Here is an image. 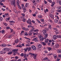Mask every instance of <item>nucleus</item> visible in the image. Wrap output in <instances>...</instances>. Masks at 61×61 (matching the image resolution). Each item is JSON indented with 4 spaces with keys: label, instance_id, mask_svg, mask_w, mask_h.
<instances>
[{
    "label": "nucleus",
    "instance_id": "33",
    "mask_svg": "<svg viewBox=\"0 0 61 61\" xmlns=\"http://www.w3.org/2000/svg\"><path fill=\"white\" fill-rule=\"evenodd\" d=\"M58 53H61V50H59L58 51Z\"/></svg>",
    "mask_w": 61,
    "mask_h": 61
},
{
    "label": "nucleus",
    "instance_id": "36",
    "mask_svg": "<svg viewBox=\"0 0 61 61\" xmlns=\"http://www.w3.org/2000/svg\"><path fill=\"white\" fill-rule=\"evenodd\" d=\"M57 12L59 13H61V10H57Z\"/></svg>",
    "mask_w": 61,
    "mask_h": 61
},
{
    "label": "nucleus",
    "instance_id": "19",
    "mask_svg": "<svg viewBox=\"0 0 61 61\" xmlns=\"http://www.w3.org/2000/svg\"><path fill=\"white\" fill-rule=\"evenodd\" d=\"M49 40L48 39H47L45 41V42L46 43H48V42Z\"/></svg>",
    "mask_w": 61,
    "mask_h": 61
},
{
    "label": "nucleus",
    "instance_id": "54",
    "mask_svg": "<svg viewBox=\"0 0 61 61\" xmlns=\"http://www.w3.org/2000/svg\"><path fill=\"white\" fill-rule=\"evenodd\" d=\"M10 23H15V21H10Z\"/></svg>",
    "mask_w": 61,
    "mask_h": 61
},
{
    "label": "nucleus",
    "instance_id": "44",
    "mask_svg": "<svg viewBox=\"0 0 61 61\" xmlns=\"http://www.w3.org/2000/svg\"><path fill=\"white\" fill-rule=\"evenodd\" d=\"M56 27H57L58 28H61V26H59L57 25L56 26Z\"/></svg>",
    "mask_w": 61,
    "mask_h": 61
},
{
    "label": "nucleus",
    "instance_id": "10",
    "mask_svg": "<svg viewBox=\"0 0 61 61\" xmlns=\"http://www.w3.org/2000/svg\"><path fill=\"white\" fill-rule=\"evenodd\" d=\"M50 16L51 17V18H52L53 19H54V16L52 14H50Z\"/></svg>",
    "mask_w": 61,
    "mask_h": 61
},
{
    "label": "nucleus",
    "instance_id": "8",
    "mask_svg": "<svg viewBox=\"0 0 61 61\" xmlns=\"http://www.w3.org/2000/svg\"><path fill=\"white\" fill-rule=\"evenodd\" d=\"M55 47L56 48H58L59 47V45L58 44H56Z\"/></svg>",
    "mask_w": 61,
    "mask_h": 61
},
{
    "label": "nucleus",
    "instance_id": "31",
    "mask_svg": "<svg viewBox=\"0 0 61 61\" xmlns=\"http://www.w3.org/2000/svg\"><path fill=\"white\" fill-rule=\"evenodd\" d=\"M5 53L4 52V51H1L0 52V53L1 54H4Z\"/></svg>",
    "mask_w": 61,
    "mask_h": 61
},
{
    "label": "nucleus",
    "instance_id": "11",
    "mask_svg": "<svg viewBox=\"0 0 61 61\" xmlns=\"http://www.w3.org/2000/svg\"><path fill=\"white\" fill-rule=\"evenodd\" d=\"M42 47V45L41 44H39L38 45V47L40 48H41Z\"/></svg>",
    "mask_w": 61,
    "mask_h": 61
},
{
    "label": "nucleus",
    "instance_id": "27",
    "mask_svg": "<svg viewBox=\"0 0 61 61\" xmlns=\"http://www.w3.org/2000/svg\"><path fill=\"white\" fill-rule=\"evenodd\" d=\"M52 5H51V6H53V5H54L55 4V2H53L52 3Z\"/></svg>",
    "mask_w": 61,
    "mask_h": 61
},
{
    "label": "nucleus",
    "instance_id": "37",
    "mask_svg": "<svg viewBox=\"0 0 61 61\" xmlns=\"http://www.w3.org/2000/svg\"><path fill=\"white\" fill-rule=\"evenodd\" d=\"M41 1L40 0H36V2L38 3H39Z\"/></svg>",
    "mask_w": 61,
    "mask_h": 61
},
{
    "label": "nucleus",
    "instance_id": "14",
    "mask_svg": "<svg viewBox=\"0 0 61 61\" xmlns=\"http://www.w3.org/2000/svg\"><path fill=\"white\" fill-rule=\"evenodd\" d=\"M48 50L49 51H50V50H51V49H52V48L51 47H48Z\"/></svg>",
    "mask_w": 61,
    "mask_h": 61
},
{
    "label": "nucleus",
    "instance_id": "2",
    "mask_svg": "<svg viewBox=\"0 0 61 61\" xmlns=\"http://www.w3.org/2000/svg\"><path fill=\"white\" fill-rule=\"evenodd\" d=\"M17 51H18V49H14L13 50V51L14 53V56H15L16 55V53L17 52Z\"/></svg>",
    "mask_w": 61,
    "mask_h": 61
},
{
    "label": "nucleus",
    "instance_id": "23",
    "mask_svg": "<svg viewBox=\"0 0 61 61\" xmlns=\"http://www.w3.org/2000/svg\"><path fill=\"white\" fill-rule=\"evenodd\" d=\"M48 10L47 9H46L45 10H44V12L46 13V12H48Z\"/></svg>",
    "mask_w": 61,
    "mask_h": 61
},
{
    "label": "nucleus",
    "instance_id": "50",
    "mask_svg": "<svg viewBox=\"0 0 61 61\" xmlns=\"http://www.w3.org/2000/svg\"><path fill=\"white\" fill-rule=\"evenodd\" d=\"M48 2H49L50 3H52V1L51 0H48Z\"/></svg>",
    "mask_w": 61,
    "mask_h": 61
},
{
    "label": "nucleus",
    "instance_id": "20",
    "mask_svg": "<svg viewBox=\"0 0 61 61\" xmlns=\"http://www.w3.org/2000/svg\"><path fill=\"white\" fill-rule=\"evenodd\" d=\"M55 59L56 58V54H54L53 55Z\"/></svg>",
    "mask_w": 61,
    "mask_h": 61
},
{
    "label": "nucleus",
    "instance_id": "32",
    "mask_svg": "<svg viewBox=\"0 0 61 61\" xmlns=\"http://www.w3.org/2000/svg\"><path fill=\"white\" fill-rule=\"evenodd\" d=\"M38 17L39 18H42V15H39L38 16Z\"/></svg>",
    "mask_w": 61,
    "mask_h": 61
},
{
    "label": "nucleus",
    "instance_id": "15",
    "mask_svg": "<svg viewBox=\"0 0 61 61\" xmlns=\"http://www.w3.org/2000/svg\"><path fill=\"white\" fill-rule=\"evenodd\" d=\"M27 48H25L24 49V50L25 51V52H27Z\"/></svg>",
    "mask_w": 61,
    "mask_h": 61
},
{
    "label": "nucleus",
    "instance_id": "51",
    "mask_svg": "<svg viewBox=\"0 0 61 61\" xmlns=\"http://www.w3.org/2000/svg\"><path fill=\"white\" fill-rule=\"evenodd\" d=\"M24 56V54L23 53H22L20 55V56Z\"/></svg>",
    "mask_w": 61,
    "mask_h": 61
},
{
    "label": "nucleus",
    "instance_id": "47",
    "mask_svg": "<svg viewBox=\"0 0 61 61\" xmlns=\"http://www.w3.org/2000/svg\"><path fill=\"white\" fill-rule=\"evenodd\" d=\"M44 30H46V31L48 30V28H45Z\"/></svg>",
    "mask_w": 61,
    "mask_h": 61
},
{
    "label": "nucleus",
    "instance_id": "41",
    "mask_svg": "<svg viewBox=\"0 0 61 61\" xmlns=\"http://www.w3.org/2000/svg\"><path fill=\"white\" fill-rule=\"evenodd\" d=\"M38 31V30L36 29L34 30V32H37Z\"/></svg>",
    "mask_w": 61,
    "mask_h": 61
},
{
    "label": "nucleus",
    "instance_id": "59",
    "mask_svg": "<svg viewBox=\"0 0 61 61\" xmlns=\"http://www.w3.org/2000/svg\"><path fill=\"white\" fill-rule=\"evenodd\" d=\"M10 30L11 31L10 33H12V32L13 31V30L12 29H10Z\"/></svg>",
    "mask_w": 61,
    "mask_h": 61
},
{
    "label": "nucleus",
    "instance_id": "64",
    "mask_svg": "<svg viewBox=\"0 0 61 61\" xmlns=\"http://www.w3.org/2000/svg\"><path fill=\"white\" fill-rule=\"evenodd\" d=\"M33 30H30V33H32V32H33Z\"/></svg>",
    "mask_w": 61,
    "mask_h": 61
},
{
    "label": "nucleus",
    "instance_id": "17",
    "mask_svg": "<svg viewBox=\"0 0 61 61\" xmlns=\"http://www.w3.org/2000/svg\"><path fill=\"white\" fill-rule=\"evenodd\" d=\"M54 21L55 23H57L58 22V20H57V19H56L54 20Z\"/></svg>",
    "mask_w": 61,
    "mask_h": 61
},
{
    "label": "nucleus",
    "instance_id": "56",
    "mask_svg": "<svg viewBox=\"0 0 61 61\" xmlns=\"http://www.w3.org/2000/svg\"><path fill=\"white\" fill-rule=\"evenodd\" d=\"M58 8L59 9H58V10H60H60H61V6H60Z\"/></svg>",
    "mask_w": 61,
    "mask_h": 61
},
{
    "label": "nucleus",
    "instance_id": "61",
    "mask_svg": "<svg viewBox=\"0 0 61 61\" xmlns=\"http://www.w3.org/2000/svg\"><path fill=\"white\" fill-rule=\"evenodd\" d=\"M5 15H6V16L8 15V13H7V14H5Z\"/></svg>",
    "mask_w": 61,
    "mask_h": 61
},
{
    "label": "nucleus",
    "instance_id": "21",
    "mask_svg": "<svg viewBox=\"0 0 61 61\" xmlns=\"http://www.w3.org/2000/svg\"><path fill=\"white\" fill-rule=\"evenodd\" d=\"M27 48V50H28V51H30V50L31 49V47H30L29 48Z\"/></svg>",
    "mask_w": 61,
    "mask_h": 61
},
{
    "label": "nucleus",
    "instance_id": "55",
    "mask_svg": "<svg viewBox=\"0 0 61 61\" xmlns=\"http://www.w3.org/2000/svg\"><path fill=\"white\" fill-rule=\"evenodd\" d=\"M5 33V31L4 30L1 31V33Z\"/></svg>",
    "mask_w": 61,
    "mask_h": 61
},
{
    "label": "nucleus",
    "instance_id": "1",
    "mask_svg": "<svg viewBox=\"0 0 61 61\" xmlns=\"http://www.w3.org/2000/svg\"><path fill=\"white\" fill-rule=\"evenodd\" d=\"M11 5H13L15 7V0H14L13 1H12L11 3Z\"/></svg>",
    "mask_w": 61,
    "mask_h": 61
},
{
    "label": "nucleus",
    "instance_id": "57",
    "mask_svg": "<svg viewBox=\"0 0 61 61\" xmlns=\"http://www.w3.org/2000/svg\"><path fill=\"white\" fill-rule=\"evenodd\" d=\"M25 36H27L28 35V34H27V32H25Z\"/></svg>",
    "mask_w": 61,
    "mask_h": 61
},
{
    "label": "nucleus",
    "instance_id": "13",
    "mask_svg": "<svg viewBox=\"0 0 61 61\" xmlns=\"http://www.w3.org/2000/svg\"><path fill=\"white\" fill-rule=\"evenodd\" d=\"M2 47H5L6 46V45L5 44H2L1 45Z\"/></svg>",
    "mask_w": 61,
    "mask_h": 61
},
{
    "label": "nucleus",
    "instance_id": "26",
    "mask_svg": "<svg viewBox=\"0 0 61 61\" xmlns=\"http://www.w3.org/2000/svg\"><path fill=\"white\" fill-rule=\"evenodd\" d=\"M43 60H48V58H47V57H46L43 59Z\"/></svg>",
    "mask_w": 61,
    "mask_h": 61
},
{
    "label": "nucleus",
    "instance_id": "12",
    "mask_svg": "<svg viewBox=\"0 0 61 61\" xmlns=\"http://www.w3.org/2000/svg\"><path fill=\"white\" fill-rule=\"evenodd\" d=\"M21 7L24 10H26V9L25 8L24 6H22Z\"/></svg>",
    "mask_w": 61,
    "mask_h": 61
},
{
    "label": "nucleus",
    "instance_id": "38",
    "mask_svg": "<svg viewBox=\"0 0 61 61\" xmlns=\"http://www.w3.org/2000/svg\"><path fill=\"white\" fill-rule=\"evenodd\" d=\"M24 58H25V59H24L23 60L24 61H25V60H27V58H26V57L25 58L24 57Z\"/></svg>",
    "mask_w": 61,
    "mask_h": 61
},
{
    "label": "nucleus",
    "instance_id": "5",
    "mask_svg": "<svg viewBox=\"0 0 61 61\" xmlns=\"http://www.w3.org/2000/svg\"><path fill=\"white\" fill-rule=\"evenodd\" d=\"M31 48L32 49L34 50H36V46L34 45H33L31 46Z\"/></svg>",
    "mask_w": 61,
    "mask_h": 61
},
{
    "label": "nucleus",
    "instance_id": "7",
    "mask_svg": "<svg viewBox=\"0 0 61 61\" xmlns=\"http://www.w3.org/2000/svg\"><path fill=\"white\" fill-rule=\"evenodd\" d=\"M53 38L54 39H56L57 38H58V37H57V36L55 35L54 36H53Z\"/></svg>",
    "mask_w": 61,
    "mask_h": 61
},
{
    "label": "nucleus",
    "instance_id": "49",
    "mask_svg": "<svg viewBox=\"0 0 61 61\" xmlns=\"http://www.w3.org/2000/svg\"><path fill=\"white\" fill-rule=\"evenodd\" d=\"M24 33V31H21V33L20 34L21 35H22V34Z\"/></svg>",
    "mask_w": 61,
    "mask_h": 61
},
{
    "label": "nucleus",
    "instance_id": "46",
    "mask_svg": "<svg viewBox=\"0 0 61 61\" xmlns=\"http://www.w3.org/2000/svg\"><path fill=\"white\" fill-rule=\"evenodd\" d=\"M53 29L54 30H56V31H57L58 30V29H57V28H53Z\"/></svg>",
    "mask_w": 61,
    "mask_h": 61
},
{
    "label": "nucleus",
    "instance_id": "63",
    "mask_svg": "<svg viewBox=\"0 0 61 61\" xmlns=\"http://www.w3.org/2000/svg\"><path fill=\"white\" fill-rule=\"evenodd\" d=\"M58 57H60H60H61V55H58Z\"/></svg>",
    "mask_w": 61,
    "mask_h": 61
},
{
    "label": "nucleus",
    "instance_id": "30",
    "mask_svg": "<svg viewBox=\"0 0 61 61\" xmlns=\"http://www.w3.org/2000/svg\"><path fill=\"white\" fill-rule=\"evenodd\" d=\"M36 20L37 21V22L39 23H40V24H41V22L40 21H39V20H38L37 19H36Z\"/></svg>",
    "mask_w": 61,
    "mask_h": 61
},
{
    "label": "nucleus",
    "instance_id": "25",
    "mask_svg": "<svg viewBox=\"0 0 61 61\" xmlns=\"http://www.w3.org/2000/svg\"><path fill=\"white\" fill-rule=\"evenodd\" d=\"M22 21L23 22H25V21H26V19L23 18V19L22 20Z\"/></svg>",
    "mask_w": 61,
    "mask_h": 61
},
{
    "label": "nucleus",
    "instance_id": "39",
    "mask_svg": "<svg viewBox=\"0 0 61 61\" xmlns=\"http://www.w3.org/2000/svg\"><path fill=\"white\" fill-rule=\"evenodd\" d=\"M40 20L41 22H44V19H41Z\"/></svg>",
    "mask_w": 61,
    "mask_h": 61
},
{
    "label": "nucleus",
    "instance_id": "9",
    "mask_svg": "<svg viewBox=\"0 0 61 61\" xmlns=\"http://www.w3.org/2000/svg\"><path fill=\"white\" fill-rule=\"evenodd\" d=\"M42 32L43 34H46V30H44L42 31Z\"/></svg>",
    "mask_w": 61,
    "mask_h": 61
},
{
    "label": "nucleus",
    "instance_id": "58",
    "mask_svg": "<svg viewBox=\"0 0 61 61\" xmlns=\"http://www.w3.org/2000/svg\"><path fill=\"white\" fill-rule=\"evenodd\" d=\"M1 10H3V11H5V9H3V8H2L1 9Z\"/></svg>",
    "mask_w": 61,
    "mask_h": 61
},
{
    "label": "nucleus",
    "instance_id": "45",
    "mask_svg": "<svg viewBox=\"0 0 61 61\" xmlns=\"http://www.w3.org/2000/svg\"><path fill=\"white\" fill-rule=\"evenodd\" d=\"M19 0H17V4H19Z\"/></svg>",
    "mask_w": 61,
    "mask_h": 61
},
{
    "label": "nucleus",
    "instance_id": "48",
    "mask_svg": "<svg viewBox=\"0 0 61 61\" xmlns=\"http://www.w3.org/2000/svg\"><path fill=\"white\" fill-rule=\"evenodd\" d=\"M59 4L60 5H61V0H59Z\"/></svg>",
    "mask_w": 61,
    "mask_h": 61
},
{
    "label": "nucleus",
    "instance_id": "52",
    "mask_svg": "<svg viewBox=\"0 0 61 61\" xmlns=\"http://www.w3.org/2000/svg\"><path fill=\"white\" fill-rule=\"evenodd\" d=\"M21 15L23 16H25V14L24 13H21Z\"/></svg>",
    "mask_w": 61,
    "mask_h": 61
},
{
    "label": "nucleus",
    "instance_id": "24",
    "mask_svg": "<svg viewBox=\"0 0 61 61\" xmlns=\"http://www.w3.org/2000/svg\"><path fill=\"white\" fill-rule=\"evenodd\" d=\"M12 54V51H11V52H9L8 53V54L9 55H11Z\"/></svg>",
    "mask_w": 61,
    "mask_h": 61
},
{
    "label": "nucleus",
    "instance_id": "35",
    "mask_svg": "<svg viewBox=\"0 0 61 61\" xmlns=\"http://www.w3.org/2000/svg\"><path fill=\"white\" fill-rule=\"evenodd\" d=\"M3 20V18H2V17H0V21H2Z\"/></svg>",
    "mask_w": 61,
    "mask_h": 61
},
{
    "label": "nucleus",
    "instance_id": "22",
    "mask_svg": "<svg viewBox=\"0 0 61 61\" xmlns=\"http://www.w3.org/2000/svg\"><path fill=\"white\" fill-rule=\"evenodd\" d=\"M18 40H16L15 42V43H18Z\"/></svg>",
    "mask_w": 61,
    "mask_h": 61
},
{
    "label": "nucleus",
    "instance_id": "53",
    "mask_svg": "<svg viewBox=\"0 0 61 61\" xmlns=\"http://www.w3.org/2000/svg\"><path fill=\"white\" fill-rule=\"evenodd\" d=\"M6 28L7 29H10V27H7Z\"/></svg>",
    "mask_w": 61,
    "mask_h": 61
},
{
    "label": "nucleus",
    "instance_id": "4",
    "mask_svg": "<svg viewBox=\"0 0 61 61\" xmlns=\"http://www.w3.org/2000/svg\"><path fill=\"white\" fill-rule=\"evenodd\" d=\"M26 21L28 24H31V21L30 19H28V20H27Z\"/></svg>",
    "mask_w": 61,
    "mask_h": 61
},
{
    "label": "nucleus",
    "instance_id": "43",
    "mask_svg": "<svg viewBox=\"0 0 61 61\" xmlns=\"http://www.w3.org/2000/svg\"><path fill=\"white\" fill-rule=\"evenodd\" d=\"M32 26H31V25H28V27H32Z\"/></svg>",
    "mask_w": 61,
    "mask_h": 61
},
{
    "label": "nucleus",
    "instance_id": "29",
    "mask_svg": "<svg viewBox=\"0 0 61 61\" xmlns=\"http://www.w3.org/2000/svg\"><path fill=\"white\" fill-rule=\"evenodd\" d=\"M34 27L32 26V28H31V30H33V31H34V30H35V28H34Z\"/></svg>",
    "mask_w": 61,
    "mask_h": 61
},
{
    "label": "nucleus",
    "instance_id": "16",
    "mask_svg": "<svg viewBox=\"0 0 61 61\" xmlns=\"http://www.w3.org/2000/svg\"><path fill=\"white\" fill-rule=\"evenodd\" d=\"M17 5H18V7L19 8H20V9H22V8H21V7L20 6V5H19V4H18Z\"/></svg>",
    "mask_w": 61,
    "mask_h": 61
},
{
    "label": "nucleus",
    "instance_id": "42",
    "mask_svg": "<svg viewBox=\"0 0 61 61\" xmlns=\"http://www.w3.org/2000/svg\"><path fill=\"white\" fill-rule=\"evenodd\" d=\"M58 38H61V35H57Z\"/></svg>",
    "mask_w": 61,
    "mask_h": 61
},
{
    "label": "nucleus",
    "instance_id": "62",
    "mask_svg": "<svg viewBox=\"0 0 61 61\" xmlns=\"http://www.w3.org/2000/svg\"><path fill=\"white\" fill-rule=\"evenodd\" d=\"M0 61H2L3 60V59L2 57L0 58Z\"/></svg>",
    "mask_w": 61,
    "mask_h": 61
},
{
    "label": "nucleus",
    "instance_id": "18",
    "mask_svg": "<svg viewBox=\"0 0 61 61\" xmlns=\"http://www.w3.org/2000/svg\"><path fill=\"white\" fill-rule=\"evenodd\" d=\"M42 43L43 45L44 46H46V43H45V42H42Z\"/></svg>",
    "mask_w": 61,
    "mask_h": 61
},
{
    "label": "nucleus",
    "instance_id": "34",
    "mask_svg": "<svg viewBox=\"0 0 61 61\" xmlns=\"http://www.w3.org/2000/svg\"><path fill=\"white\" fill-rule=\"evenodd\" d=\"M28 3H26V4L25 5V7H27L28 6Z\"/></svg>",
    "mask_w": 61,
    "mask_h": 61
},
{
    "label": "nucleus",
    "instance_id": "3",
    "mask_svg": "<svg viewBox=\"0 0 61 61\" xmlns=\"http://www.w3.org/2000/svg\"><path fill=\"white\" fill-rule=\"evenodd\" d=\"M38 37L40 40H43L44 39V38L42 36H41V35H38Z\"/></svg>",
    "mask_w": 61,
    "mask_h": 61
},
{
    "label": "nucleus",
    "instance_id": "6",
    "mask_svg": "<svg viewBox=\"0 0 61 61\" xmlns=\"http://www.w3.org/2000/svg\"><path fill=\"white\" fill-rule=\"evenodd\" d=\"M44 35L45 36L44 37V39H46V38H47V37L48 36V34H46V33L45 34H44Z\"/></svg>",
    "mask_w": 61,
    "mask_h": 61
},
{
    "label": "nucleus",
    "instance_id": "40",
    "mask_svg": "<svg viewBox=\"0 0 61 61\" xmlns=\"http://www.w3.org/2000/svg\"><path fill=\"white\" fill-rule=\"evenodd\" d=\"M37 55V54H36L35 55L34 54V59H36V56Z\"/></svg>",
    "mask_w": 61,
    "mask_h": 61
},
{
    "label": "nucleus",
    "instance_id": "28",
    "mask_svg": "<svg viewBox=\"0 0 61 61\" xmlns=\"http://www.w3.org/2000/svg\"><path fill=\"white\" fill-rule=\"evenodd\" d=\"M37 38H34L33 39V41H35V40H37Z\"/></svg>",
    "mask_w": 61,
    "mask_h": 61
},
{
    "label": "nucleus",
    "instance_id": "60",
    "mask_svg": "<svg viewBox=\"0 0 61 61\" xmlns=\"http://www.w3.org/2000/svg\"><path fill=\"white\" fill-rule=\"evenodd\" d=\"M47 2L46 1V0H44V3L45 4H47Z\"/></svg>",
    "mask_w": 61,
    "mask_h": 61
}]
</instances>
